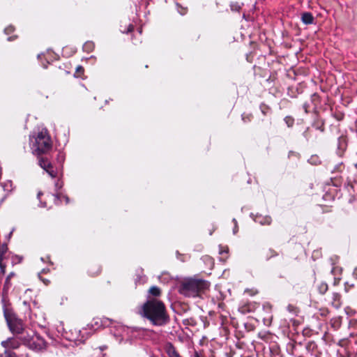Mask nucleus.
I'll list each match as a JSON object with an SVG mask.
<instances>
[{"label":"nucleus","instance_id":"38","mask_svg":"<svg viewBox=\"0 0 357 357\" xmlns=\"http://www.w3.org/2000/svg\"><path fill=\"white\" fill-rule=\"evenodd\" d=\"M15 38V37H9V38H8V40L10 41V40H14Z\"/></svg>","mask_w":357,"mask_h":357},{"label":"nucleus","instance_id":"26","mask_svg":"<svg viewBox=\"0 0 357 357\" xmlns=\"http://www.w3.org/2000/svg\"><path fill=\"white\" fill-rule=\"evenodd\" d=\"M56 197L57 199H61V198H63L65 200H66V203L68 204L69 202V198L66 196V195H63L61 194H59L56 195Z\"/></svg>","mask_w":357,"mask_h":357},{"label":"nucleus","instance_id":"1","mask_svg":"<svg viewBox=\"0 0 357 357\" xmlns=\"http://www.w3.org/2000/svg\"><path fill=\"white\" fill-rule=\"evenodd\" d=\"M141 314L154 326H161L169 321L165 304L156 298H147L142 307Z\"/></svg>","mask_w":357,"mask_h":357},{"label":"nucleus","instance_id":"29","mask_svg":"<svg viewBox=\"0 0 357 357\" xmlns=\"http://www.w3.org/2000/svg\"><path fill=\"white\" fill-rule=\"evenodd\" d=\"M269 252L271 254L270 257L278 255L277 252L273 250H270Z\"/></svg>","mask_w":357,"mask_h":357},{"label":"nucleus","instance_id":"9","mask_svg":"<svg viewBox=\"0 0 357 357\" xmlns=\"http://www.w3.org/2000/svg\"><path fill=\"white\" fill-rule=\"evenodd\" d=\"M301 20L305 24H311L314 22V17L310 13H304L302 15Z\"/></svg>","mask_w":357,"mask_h":357},{"label":"nucleus","instance_id":"10","mask_svg":"<svg viewBox=\"0 0 357 357\" xmlns=\"http://www.w3.org/2000/svg\"><path fill=\"white\" fill-rule=\"evenodd\" d=\"M161 294V290L159 287L156 286L151 287L149 290V296L148 298H152L153 297H158Z\"/></svg>","mask_w":357,"mask_h":357},{"label":"nucleus","instance_id":"32","mask_svg":"<svg viewBox=\"0 0 357 357\" xmlns=\"http://www.w3.org/2000/svg\"><path fill=\"white\" fill-rule=\"evenodd\" d=\"M6 357H17V356L15 353H8L6 355Z\"/></svg>","mask_w":357,"mask_h":357},{"label":"nucleus","instance_id":"2","mask_svg":"<svg viewBox=\"0 0 357 357\" xmlns=\"http://www.w3.org/2000/svg\"><path fill=\"white\" fill-rule=\"evenodd\" d=\"M3 303V310L5 319L11 333L15 335H20L19 338L26 335L28 333L24 330L23 322L21 319L16 317L11 308L9 307V304L5 303L4 298L1 300Z\"/></svg>","mask_w":357,"mask_h":357},{"label":"nucleus","instance_id":"13","mask_svg":"<svg viewBox=\"0 0 357 357\" xmlns=\"http://www.w3.org/2000/svg\"><path fill=\"white\" fill-rule=\"evenodd\" d=\"M39 165L40 166L45 170H46L48 168H52V164L48 161L47 159L41 158L39 160Z\"/></svg>","mask_w":357,"mask_h":357},{"label":"nucleus","instance_id":"14","mask_svg":"<svg viewBox=\"0 0 357 357\" xmlns=\"http://www.w3.org/2000/svg\"><path fill=\"white\" fill-rule=\"evenodd\" d=\"M94 49V44L92 42H86L83 45L84 51L86 52H90Z\"/></svg>","mask_w":357,"mask_h":357},{"label":"nucleus","instance_id":"18","mask_svg":"<svg viewBox=\"0 0 357 357\" xmlns=\"http://www.w3.org/2000/svg\"><path fill=\"white\" fill-rule=\"evenodd\" d=\"M284 120L288 127L293 126L294 123V119L292 117L286 116Z\"/></svg>","mask_w":357,"mask_h":357},{"label":"nucleus","instance_id":"34","mask_svg":"<svg viewBox=\"0 0 357 357\" xmlns=\"http://www.w3.org/2000/svg\"><path fill=\"white\" fill-rule=\"evenodd\" d=\"M240 7L237 5L236 6H231V9L232 10H237Z\"/></svg>","mask_w":357,"mask_h":357},{"label":"nucleus","instance_id":"3","mask_svg":"<svg viewBox=\"0 0 357 357\" xmlns=\"http://www.w3.org/2000/svg\"><path fill=\"white\" fill-rule=\"evenodd\" d=\"M209 286L210 284L207 281L189 279L182 283L180 292L188 297H196L208 289Z\"/></svg>","mask_w":357,"mask_h":357},{"label":"nucleus","instance_id":"16","mask_svg":"<svg viewBox=\"0 0 357 357\" xmlns=\"http://www.w3.org/2000/svg\"><path fill=\"white\" fill-rule=\"evenodd\" d=\"M318 290L321 294H325L328 290V284L325 282H321L318 285Z\"/></svg>","mask_w":357,"mask_h":357},{"label":"nucleus","instance_id":"42","mask_svg":"<svg viewBox=\"0 0 357 357\" xmlns=\"http://www.w3.org/2000/svg\"><path fill=\"white\" fill-rule=\"evenodd\" d=\"M100 357H103V355H102Z\"/></svg>","mask_w":357,"mask_h":357},{"label":"nucleus","instance_id":"8","mask_svg":"<svg viewBox=\"0 0 357 357\" xmlns=\"http://www.w3.org/2000/svg\"><path fill=\"white\" fill-rule=\"evenodd\" d=\"M331 304L336 309L342 305L341 296L338 293L333 294Z\"/></svg>","mask_w":357,"mask_h":357},{"label":"nucleus","instance_id":"21","mask_svg":"<svg viewBox=\"0 0 357 357\" xmlns=\"http://www.w3.org/2000/svg\"><path fill=\"white\" fill-rule=\"evenodd\" d=\"M341 271H342V268L338 266H334V267H333V268L331 270L332 274H333L335 275H340Z\"/></svg>","mask_w":357,"mask_h":357},{"label":"nucleus","instance_id":"22","mask_svg":"<svg viewBox=\"0 0 357 357\" xmlns=\"http://www.w3.org/2000/svg\"><path fill=\"white\" fill-rule=\"evenodd\" d=\"M45 171L48 173V174H49L51 177H52V178L56 177V172L54 170V168H53V167H52V168H48V169H47Z\"/></svg>","mask_w":357,"mask_h":357},{"label":"nucleus","instance_id":"11","mask_svg":"<svg viewBox=\"0 0 357 357\" xmlns=\"http://www.w3.org/2000/svg\"><path fill=\"white\" fill-rule=\"evenodd\" d=\"M11 286H12V283L10 282V279H9V278H6L4 284H3V298H2V299L3 298H4V299H6L5 295L8 293V291L10 289ZM5 303L6 304H8L6 300H5Z\"/></svg>","mask_w":357,"mask_h":357},{"label":"nucleus","instance_id":"12","mask_svg":"<svg viewBox=\"0 0 357 357\" xmlns=\"http://www.w3.org/2000/svg\"><path fill=\"white\" fill-rule=\"evenodd\" d=\"M8 247L6 243H0V259H6L8 257Z\"/></svg>","mask_w":357,"mask_h":357},{"label":"nucleus","instance_id":"15","mask_svg":"<svg viewBox=\"0 0 357 357\" xmlns=\"http://www.w3.org/2000/svg\"><path fill=\"white\" fill-rule=\"evenodd\" d=\"M91 328H93L94 330L102 328V324H100V317H96L93 319L91 323Z\"/></svg>","mask_w":357,"mask_h":357},{"label":"nucleus","instance_id":"7","mask_svg":"<svg viewBox=\"0 0 357 357\" xmlns=\"http://www.w3.org/2000/svg\"><path fill=\"white\" fill-rule=\"evenodd\" d=\"M254 220L261 225H269L271 223L272 219L270 216H262L260 215H256Z\"/></svg>","mask_w":357,"mask_h":357},{"label":"nucleus","instance_id":"23","mask_svg":"<svg viewBox=\"0 0 357 357\" xmlns=\"http://www.w3.org/2000/svg\"><path fill=\"white\" fill-rule=\"evenodd\" d=\"M169 357H181L179 354L174 350H169Z\"/></svg>","mask_w":357,"mask_h":357},{"label":"nucleus","instance_id":"40","mask_svg":"<svg viewBox=\"0 0 357 357\" xmlns=\"http://www.w3.org/2000/svg\"><path fill=\"white\" fill-rule=\"evenodd\" d=\"M183 12H181V15H184L185 13V9L183 8Z\"/></svg>","mask_w":357,"mask_h":357},{"label":"nucleus","instance_id":"35","mask_svg":"<svg viewBox=\"0 0 357 357\" xmlns=\"http://www.w3.org/2000/svg\"><path fill=\"white\" fill-rule=\"evenodd\" d=\"M133 29V26L132 24H130L128 26V29L127 32H130Z\"/></svg>","mask_w":357,"mask_h":357},{"label":"nucleus","instance_id":"24","mask_svg":"<svg viewBox=\"0 0 357 357\" xmlns=\"http://www.w3.org/2000/svg\"><path fill=\"white\" fill-rule=\"evenodd\" d=\"M261 112L264 115H266L269 111V107L266 105H261Z\"/></svg>","mask_w":357,"mask_h":357},{"label":"nucleus","instance_id":"27","mask_svg":"<svg viewBox=\"0 0 357 357\" xmlns=\"http://www.w3.org/2000/svg\"><path fill=\"white\" fill-rule=\"evenodd\" d=\"M245 293H247L249 295L253 296V295H255V294H257V290H254V289H246L245 291Z\"/></svg>","mask_w":357,"mask_h":357},{"label":"nucleus","instance_id":"33","mask_svg":"<svg viewBox=\"0 0 357 357\" xmlns=\"http://www.w3.org/2000/svg\"><path fill=\"white\" fill-rule=\"evenodd\" d=\"M15 274L13 272H11V273H10V274L6 277V278H9V279H10V280H11V278H12L13 277H14V276H15Z\"/></svg>","mask_w":357,"mask_h":357},{"label":"nucleus","instance_id":"17","mask_svg":"<svg viewBox=\"0 0 357 357\" xmlns=\"http://www.w3.org/2000/svg\"><path fill=\"white\" fill-rule=\"evenodd\" d=\"M111 319L106 318V317H102L100 318V324H102V327H107L109 326L111 324Z\"/></svg>","mask_w":357,"mask_h":357},{"label":"nucleus","instance_id":"39","mask_svg":"<svg viewBox=\"0 0 357 357\" xmlns=\"http://www.w3.org/2000/svg\"><path fill=\"white\" fill-rule=\"evenodd\" d=\"M195 357H200L197 352H195Z\"/></svg>","mask_w":357,"mask_h":357},{"label":"nucleus","instance_id":"41","mask_svg":"<svg viewBox=\"0 0 357 357\" xmlns=\"http://www.w3.org/2000/svg\"><path fill=\"white\" fill-rule=\"evenodd\" d=\"M40 195H41V192H38V197H39L40 196Z\"/></svg>","mask_w":357,"mask_h":357},{"label":"nucleus","instance_id":"37","mask_svg":"<svg viewBox=\"0 0 357 357\" xmlns=\"http://www.w3.org/2000/svg\"><path fill=\"white\" fill-rule=\"evenodd\" d=\"M56 187L59 188H61V185H60L59 183H56Z\"/></svg>","mask_w":357,"mask_h":357},{"label":"nucleus","instance_id":"28","mask_svg":"<svg viewBox=\"0 0 357 357\" xmlns=\"http://www.w3.org/2000/svg\"><path fill=\"white\" fill-rule=\"evenodd\" d=\"M233 222H234V225H235L233 232H234V234H236L237 232V231H238L237 221H236V219L234 218L233 219Z\"/></svg>","mask_w":357,"mask_h":357},{"label":"nucleus","instance_id":"6","mask_svg":"<svg viewBox=\"0 0 357 357\" xmlns=\"http://www.w3.org/2000/svg\"><path fill=\"white\" fill-rule=\"evenodd\" d=\"M20 335H15L13 337L8 338L6 340L1 342L2 346L5 349H17L21 344H23L22 341L19 338Z\"/></svg>","mask_w":357,"mask_h":357},{"label":"nucleus","instance_id":"20","mask_svg":"<svg viewBox=\"0 0 357 357\" xmlns=\"http://www.w3.org/2000/svg\"><path fill=\"white\" fill-rule=\"evenodd\" d=\"M287 309L292 314H296L298 312L297 308L292 305H289Z\"/></svg>","mask_w":357,"mask_h":357},{"label":"nucleus","instance_id":"5","mask_svg":"<svg viewBox=\"0 0 357 357\" xmlns=\"http://www.w3.org/2000/svg\"><path fill=\"white\" fill-rule=\"evenodd\" d=\"M23 344L33 350H42L45 347V340L38 335L27 333L21 337Z\"/></svg>","mask_w":357,"mask_h":357},{"label":"nucleus","instance_id":"25","mask_svg":"<svg viewBox=\"0 0 357 357\" xmlns=\"http://www.w3.org/2000/svg\"><path fill=\"white\" fill-rule=\"evenodd\" d=\"M14 29H15L13 26H9L5 29L4 32L6 34H9V33H12L14 31Z\"/></svg>","mask_w":357,"mask_h":357},{"label":"nucleus","instance_id":"36","mask_svg":"<svg viewBox=\"0 0 357 357\" xmlns=\"http://www.w3.org/2000/svg\"><path fill=\"white\" fill-rule=\"evenodd\" d=\"M83 71V68L82 66H78L77 68V72H81Z\"/></svg>","mask_w":357,"mask_h":357},{"label":"nucleus","instance_id":"4","mask_svg":"<svg viewBox=\"0 0 357 357\" xmlns=\"http://www.w3.org/2000/svg\"><path fill=\"white\" fill-rule=\"evenodd\" d=\"M30 141L32 153L35 155L45 153L52 148V141L46 130L39 132Z\"/></svg>","mask_w":357,"mask_h":357},{"label":"nucleus","instance_id":"31","mask_svg":"<svg viewBox=\"0 0 357 357\" xmlns=\"http://www.w3.org/2000/svg\"><path fill=\"white\" fill-rule=\"evenodd\" d=\"M105 348H106L105 347H100V350H96V353L98 355H99V354H100L101 351H102L103 349H105Z\"/></svg>","mask_w":357,"mask_h":357},{"label":"nucleus","instance_id":"30","mask_svg":"<svg viewBox=\"0 0 357 357\" xmlns=\"http://www.w3.org/2000/svg\"><path fill=\"white\" fill-rule=\"evenodd\" d=\"M58 159L62 162L63 160H64V155L61 153H59V155H58Z\"/></svg>","mask_w":357,"mask_h":357},{"label":"nucleus","instance_id":"19","mask_svg":"<svg viewBox=\"0 0 357 357\" xmlns=\"http://www.w3.org/2000/svg\"><path fill=\"white\" fill-rule=\"evenodd\" d=\"M5 259H0V274H4L6 272V264L4 262Z\"/></svg>","mask_w":357,"mask_h":357}]
</instances>
